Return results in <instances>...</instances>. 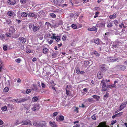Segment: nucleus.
<instances>
[{"instance_id":"obj_1","label":"nucleus","mask_w":127,"mask_h":127,"mask_svg":"<svg viewBox=\"0 0 127 127\" xmlns=\"http://www.w3.org/2000/svg\"><path fill=\"white\" fill-rule=\"evenodd\" d=\"M101 83L102 84V91H106L107 90L108 87H107L106 83L103 79L102 80Z\"/></svg>"},{"instance_id":"obj_2","label":"nucleus","mask_w":127,"mask_h":127,"mask_svg":"<svg viewBox=\"0 0 127 127\" xmlns=\"http://www.w3.org/2000/svg\"><path fill=\"white\" fill-rule=\"evenodd\" d=\"M107 65L104 64L100 65L99 66V68L102 71H106L107 70Z\"/></svg>"},{"instance_id":"obj_3","label":"nucleus","mask_w":127,"mask_h":127,"mask_svg":"<svg viewBox=\"0 0 127 127\" xmlns=\"http://www.w3.org/2000/svg\"><path fill=\"white\" fill-rule=\"evenodd\" d=\"M39 109V105L38 104H33L32 109L33 111H37Z\"/></svg>"},{"instance_id":"obj_4","label":"nucleus","mask_w":127,"mask_h":127,"mask_svg":"<svg viewBox=\"0 0 127 127\" xmlns=\"http://www.w3.org/2000/svg\"><path fill=\"white\" fill-rule=\"evenodd\" d=\"M55 34H53V35L50 37V38L52 39H55L57 42L59 41L60 40V37L59 36H55Z\"/></svg>"},{"instance_id":"obj_5","label":"nucleus","mask_w":127,"mask_h":127,"mask_svg":"<svg viewBox=\"0 0 127 127\" xmlns=\"http://www.w3.org/2000/svg\"><path fill=\"white\" fill-rule=\"evenodd\" d=\"M39 127H46V122L45 121H40L39 122Z\"/></svg>"},{"instance_id":"obj_6","label":"nucleus","mask_w":127,"mask_h":127,"mask_svg":"<svg viewBox=\"0 0 127 127\" xmlns=\"http://www.w3.org/2000/svg\"><path fill=\"white\" fill-rule=\"evenodd\" d=\"M22 123H23L22 125H28L29 124H30L31 125H32L31 121L30 120H26L24 121H22Z\"/></svg>"},{"instance_id":"obj_7","label":"nucleus","mask_w":127,"mask_h":127,"mask_svg":"<svg viewBox=\"0 0 127 127\" xmlns=\"http://www.w3.org/2000/svg\"><path fill=\"white\" fill-rule=\"evenodd\" d=\"M19 41L20 43L22 44L25 43L26 42V40L25 38L23 37H20L19 38Z\"/></svg>"},{"instance_id":"obj_8","label":"nucleus","mask_w":127,"mask_h":127,"mask_svg":"<svg viewBox=\"0 0 127 127\" xmlns=\"http://www.w3.org/2000/svg\"><path fill=\"white\" fill-rule=\"evenodd\" d=\"M105 22L101 23H99L97 24H96V27H102L105 26Z\"/></svg>"},{"instance_id":"obj_9","label":"nucleus","mask_w":127,"mask_h":127,"mask_svg":"<svg viewBox=\"0 0 127 127\" xmlns=\"http://www.w3.org/2000/svg\"><path fill=\"white\" fill-rule=\"evenodd\" d=\"M56 119L57 121H58V120L60 121H63L64 119V117L62 115H60L58 117V118L56 117Z\"/></svg>"},{"instance_id":"obj_10","label":"nucleus","mask_w":127,"mask_h":127,"mask_svg":"<svg viewBox=\"0 0 127 127\" xmlns=\"http://www.w3.org/2000/svg\"><path fill=\"white\" fill-rule=\"evenodd\" d=\"M110 127L105 125V122L100 123L99 125L97 127Z\"/></svg>"},{"instance_id":"obj_11","label":"nucleus","mask_w":127,"mask_h":127,"mask_svg":"<svg viewBox=\"0 0 127 127\" xmlns=\"http://www.w3.org/2000/svg\"><path fill=\"white\" fill-rule=\"evenodd\" d=\"M12 21L10 19H8L6 20L5 22H4L3 24L7 26L11 24Z\"/></svg>"},{"instance_id":"obj_12","label":"nucleus","mask_w":127,"mask_h":127,"mask_svg":"<svg viewBox=\"0 0 127 127\" xmlns=\"http://www.w3.org/2000/svg\"><path fill=\"white\" fill-rule=\"evenodd\" d=\"M126 106V105H125V104L124 103H122L120 106L119 107L120 108L118 110H119V111H121Z\"/></svg>"},{"instance_id":"obj_13","label":"nucleus","mask_w":127,"mask_h":127,"mask_svg":"<svg viewBox=\"0 0 127 127\" xmlns=\"http://www.w3.org/2000/svg\"><path fill=\"white\" fill-rule=\"evenodd\" d=\"M88 30L89 31H94L96 32L97 31V29L95 27H94L92 28H88Z\"/></svg>"},{"instance_id":"obj_14","label":"nucleus","mask_w":127,"mask_h":127,"mask_svg":"<svg viewBox=\"0 0 127 127\" xmlns=\"http://www.w3.org/2000/svg\"><path fill=\"white\" fill-rule=\"evenodd\" d=\"M33 28H32L33 31L34 32H36L40 28V27L39 26H34V24H33Z\"/></svg>"},{"instance_id":"obj_15","label":"nucleus","mask_w":127,"mask_h":127,"mask_svg":"<svg viewBox=\"0 0 127 127\" xmlns=\"http://www.w3.org/2000/svg\"><path fill=\"white\" fill-rule=\"evenodd\" d=\"M97 76L98 78L101 79L103 77V75L101 72H99L97 73Z\"/></svg>"},{"instance_id":"obj_16","label":"nucleus","mask_w":127,"mask_h":127,"mask_svg":"<svg viewBox=\"0 0 127 127\" xmlns=\"http://www.w3.org/2000/svg\"><path fill=\"white\" fill-rule=\"evenodd\" d=\"M35 16L34 13L30 12L28 13V17H33Z\"/></svg>"},{"instance_id":"obj_17","label":"nucleus","mask_w":127,"mask_h":127,"mask_svg":"<svg viewBox=\"0 0 127 127\" xmlns=\"http://www.w3.org/2000/svg\"><path fill=\"white\" fill-rule=\"evenodd\" d=\"M7 2L8 4L12 5H14L16 3V1H11V0H8Z\"/></svg>"},{"instance_id":"obj_18","label":"nucleus","mask_w":127,"mask_h":127,"mask_svg":"<svg viewBox=\"0 0 127 127\" xmlns=\"http://www.w3.org/2000/svg\"><path fill=\"white\" fill-rule=\"evenodd\" d=\"M20 103L22 102L25 101H27L28 100V99L27 97L22 98H20Z\"/></svg>"},{"instance_id":"obj_19","label":"nucleus","mask_w":127,"mask_h":127,"mask_svg":"<svg viewBox=\"0 0 127 127\" xmlns=\"http://www.w3.org/2000/svg\"><path fill=\"white\" fill-rule=\"evenodd\" d=\"M49 124L52 127H57V125L55 122H50Z\"/></svg>"},{"instance_id":"obj_20","label":"nucleus","mask_w":127,"mask_h":127,"mask_svg":"<svg viewBox=\"0 0 127 127\" xmlns=\"http://www.w3.org/2000/svg\"><path fill=\"white\" fill-rule=\"evenodd\" d=\"M48 50L45 47H44L43 49V52L44 54H46L48 51Z\"/></svg>"},{"instance_id":"obj_21","label":"nucleus","mask_w":127,"mask_h":127,"mask_svg":"<svg viewBox=\"0 0 127 127\" xmlns=\"http://www.w3.org/2000/svg\"><path fill=\"white\" fill-rule=\"evenodd\" d=\"M93 98L95 99L97 101H98L100 99V97L99 96L97 95H94L93 96Z\"/></svg>"},{"instance_id":"obj_22","label":"nucleus","mask_w":127,"mask_h":127,"mask_svg":"<svg viewBox=\"0 0 127 127\" xmlns=\"http://www.w3.org/2000/svg\"><path fill=\"white\" fill-rule=\"evenodd\" d=\"M38 99V98L36 96H34L32 99V102H36Z\"/></svg>"},{"instance_id":"obj_23","label":"nucleus","mask_w":127,"mask_h":127,"mask_svg":"<svg viewBox=\"0 0 127 127\" xmlns=\"http://www.w3.org/2000/svg\"><path fill=\"white\" fill-rule=\"evenodd\" d=\"M14 12L13 11H9L7 13V15L10 16H12Z\"/></svg>"},{"instance_id":"obj_24","label":"nucleus","mask_w":127,"mask_h":127,"mask_svg":"<svg viewBox=\"0 0 127 127\" xmlns=\"http://www.w3.org/2000/svg\"><path fill=\"white\" fill-rule=\"evenodd\" d=\"M58 54V52L57 51H56L55 53L53 54L52 55V56L53 58H56Z\"/></svg>"},{"instance_id":"obj_25","label":"nucleus","mask_w":127,"mask_h":127,"mask_svg":"<svg viewBox=\"0 0 127 127\" xmlns=\"http://www.w3.org/2000/svg\"><path fill=\"white\" fill-rule=\"evenodd\" d=\"M119 67L122 70L124 71L126 69V66L124 65H120Z\"/></svg>"},{"instance_id":"obj_26","label":"nucleus","mask_w":127,"mask_h":127,"mask_svg":"<svg viewBox=\"0 0 127 127\" xmlns=\"http://www.w3.org/2000/svg\"><path fill=\"white\" fill-rule=\"evenodd\" d=\"M39 122H33V125L36 127H39Z\"/></svg>"},{"instance_id":"obj_27","label":"nucleus","mask_w":127,"mask_h":127,"mask_svg":"<svg viewBox=\"0 0 127 127\" xmlns=\"http://www.w3.org/2000/svg\"><path fill=\"white\" fill-rule=\"evenodd\" d=\"M116 14L115 13L113 14V15H110L109 16V18L112 19L115 18L116 17Z\"/></svg>"},{"instance_id":"obj_28","label":"nucleus","mask_w":127,"mask_h":127,"mask_svg":"<svg viewBox=\"0 0 127 127\" xmlns=\"http://www.w3.org/2000/svg\"><path fill=\"white\" fill-rule=\"evenodd\" d=\"M110 62H114L118 60V58H116L113 59H110Z\"/></svg>"},{"instance_id":"obj_29","label":"nucleus","mask_w":127,"mask_h":127,"mask_svg":"<svg viewBox=\"0 0 127 127\" xmlns=\"http://www.w3.org/2000/svg\"><path fill=\"white\" fill-rule=\"evenodd\" d=\"M28 15V14L27 13L25 12H22L21 14V15L23 17H27Z\"/></svg>"},{"instance_id":"obj_30","label":"nucleus","mask_w":127,"mask_h":127,"mask_svg":"<svg viewBox=\"0 0 127 127\" xmlns=\"http://www.w3.org/2000/svg\"><path fill=\"white\" fill-rule=\"evenodd\" d=\"M90 64L89 62L88 61H85L84 62V65L85 66L87 67V66L89 65V64Z\"/></svg>"},{"instance_id":"obj_31","label":"nucleus","mask_w":127,"mask_h":127,"mask_svg":"<svg viewBox=\"0 0 127 127\" xmlns=\"http://www.w3.org/2000/svg\"><path fill=\"white\" fill-rule=\"evenodd\" d=\"M113 26V23L111 22H110L109 23L107 24V27H108L110 28L112 27Z\"/></svg>"},{"instance_id":"obj_32","label":"nucleus","mask_w":127,"mask_h":127,"mask_svg":"<svg viewBox=\"0 0 127 127\" xmlns=\"http://www.w3.org/2000/svg\"><path fill=\"white\" fill-rule=\"evenodd\" d=\"M71 26L72 28L75 29H76L77 28V25L74 24H72L71 25Z\"/></svg>"},{"instance_id":"obj_33","label":"nucleus","mask_w":127,"mask_h":127,"mask_svg":"<svg viewBox=\"0 0 127 127\" xmlns=\"http://www.w3.org/2000/svg\"><path fill=\"white\" fill-rule=\"evenodd\" d=\"M9 90V88L7 87H5L3 89V91L5 92H7Z\"/></svg>"},{"instance_id":"obj_34","label":"nucleus","mask_w":127,"mask_h":127,"mask_svg":"<svg viewBox=\"0 0 127 127\" xmlns=\"http://www.w3.org/2000/svg\"><path fill=\"white\" fill-rule=\"evenodd\" d=\"M119 26L120 28H122L123 27L124 28H125L127 27V26L126 25H125L123 23H121V24L119 25Z\"/></svg>"},{"instance_id":"obj_35","label":"nucleus","mask_w":127,"mask_h":127,"mask_svg":"<svg viewBox=\"0 0 127 127\" xmlns=\"http://www.w3.org/2000/svg\"><path fill=\"white\" fill-rule=\"evenodd\" d=\"M118 83V82L117 81H114V84H112L111 85V87L112 88L115 87L116 86V83Z\"/></svg>"},{"instance_id":"obj_36","label":"nucleus","mask_w":127,"mask_h":127,"mask_svg":"<svg viewBox=\"0 0 127 127\" xmlns=\"http://www.w3.org/2000/svg\"><path fill=\"white\" fill-rule=\"evenodd\" d=\"M51 1L53 3L57 4L58 3V1L57 0H51Z\"/></svg>"},{"instance_id":"obj_37","label":"nucleus","mask_w":127,"mask_h":127,"mask_svg":"<svg viewBox=\"0 0 127 127\" xmlns=\"http://www.w3.org/2000/svg\"><path fill=\"white\" fill-rule=\"evenodd\" d=\"M60 24L58 23H56L53 25V27L54 28H56L58 27L59 25Z\"/></svg>"},{"instance_id":"obj_38","label":"nucleus","mask_w":127,"mask_h":127,"mask_svg":"<svg viewBox=\"0 0 127 127\" xmlns=\"http://www.w3.org/2000/svg\"><path fill=\"white\" fill-rule=\"evenodd\" d=\"M50 15L52 18H55L56 17V15L53 13H50Z\"/></svg>"},{"instance_id":"obj_39","label":"nucleus","mask_w":127,"mask_h":127,"mask_svg":"<svg viewBox=\"0 0 127 127\" xmlns=\"http://www.w3.org/2000/svg\"><path fill=\"white\" fill-rule=\"evenodd\" d=\"M45 25L47 26V27L48 28L49 26H51L50 23L48 22H47L45 23Z\"/></svg>"},{"instance_id":"obj_40","label":"nucleus","mask_w":127,"mask_h":127,"mask_svg":"<svg viewBox=\"0 0 127 127\" xmlns=\"http://www.w3.org/2000/svg\"><path fill=\"white\" fill-rule=\"evenodd\" d=\"M113 22H114L115 25L116 26H118V25L119 24V22H118V21H117V20H114L113 21Z\"/></svg>"},{"instance_id":"obj_41","label":"nucleus","mask_w":127,"mask_h":127,"mask_svg":"<svg viewBox=\"0 0 127 127\" xmlns=\"http://www.w3.org/2000/svg\"><path fill=\"white\" fill-rule=\"evenodd\" d=\"M109 94L108 93H106L104 96L103 99L105 100L108 97Z\"/></svg>"},{"instance_id":"obj_42","label":"nucleus","mask_w":127,"mask_h":127,"mask_svg":"<svg viewBox=\"0 0 127 127\" xmlns=\"http://www.w3.org/2000/svg\"><path fill=\"white\" fill-rule=\"evenodd\" d=\"M74 108H75V109L74 110V112H76V113H79V108L78 107H75Z\"/></svg>"},{"instance_id":"obj_43","label":"nucleus","mask_w":127,"mask_h":127,"mask_svg":"<svg viewBox=\"0 0 127 127\" xmlns=\"http://www.w3.org/2000/svg\"><path fill=\"white\" fill-rule=\"evenodd\" d=\"M43 4H38L36 6H37L38 8H39V9H41L42 7H43Z\"/></svg>"},{"instance_id":"obj_44","label":"nucleus","mask_w":127,"mask_h":127,"mask_svg":"<svg viewBox=\"0 0 127 127\" xmlns=\"http://www.w3.org/2000/svg\"><path fill=\"white\" fill-rule=\"evenodd\" d=\"M95 43L97 44H99V39H97L94 41Z\"/></svg>"},{"instance_id":"obj_45","label":"nucleus","mask_w":127,"mask_h":127,"mask_svg":"<svg viewBox=\"0 0 127 127\" xmlns=\"http://www.w3.org/2000/svg\"><path fill=\"white\" fill-rule=\"evenodd\" d=\"M94 53L96 56H100L99 54L96 51H94Z\"/></svg>"},{"instance_id":"obj_46","label":"nucleus","mask_w":127,"mask_h":127,"mask_svg":"<svg viewBox=\"0 0 127 127\" xmlns=\"http://www.w3.org/2000/svg\"><path fill=\"white\" fill-rule=\"evenodd\" d=\"M80 70L79 68H77L76 69V72L78 74H80Z\"/></svg>"},{"instance_id":"obj_47","label":"nucleus","mask_w":127,"mask_h":127,"mask_svg":"<svg viewBox=\"0 0 127 127\" xmlns=\"http://www.w3.org/2000/svg\"><path fill=\"white\" fill-rule=\"evenodd\" d=\"M31 91V90L30 89H28L26 90V94H28L30 93Z\"/></svg>"},{"instance_id":"obj_48","label":"nucleus","mask_w":127,"mask_h":127,"mask_svg":"<svg viewBox=\"0 0 127 127\" xmlns=\"http://www.w3.org/2000/svg\"><path fill=\"white\" fill-rule=\"evenodd\" d=\"M33 86L34 87V88L33 89H32V90L34 91L37 90V87L36 86V85H33Z\"/></svg>"},{"instance_id":"obj_49","label":"nucleus","mask_w":127,"mask_h":127,"mask_svg":"<svg viewBox=\"0 0 127 127\" xmlns=\"http://www.w3.org/2000/svg\"><path fill=\"white\" fill-rule=\"evenodd\" d=\"M15 61L18 63H20L21 61V59L20 58L16 59H15Z\"/></svg>"},{"instance_id":"obj_50","label":"nucleus","mask_w":127,"mask_h":127,"mask_svg":"<svg viewBox=\"0 0 127 127\" xmlns=\"http://www.w3.org/2000/svg\"><path fill=\"white\" fill-rule=\"evenodd\" d=\"M2 110L3 111H6L7 109L6 106H3L1 108Z\"/></svg>"},{"instance_id":"obj_51","label":"nucleus","mask_w":127,"mask_h":127,"mask_svg":"<svg viewBox=\"0 0 127 127\" xmlns=\"http://www.w3.org/2000/svg\"><path fill=\"white\" fill-rule=\"evenodd\" d=\"M3 49L4 51H6L7 49V47L6 45H3Z\"/></svg>"},{"instance_id":"obj_52","label":"nucleus","mask_w":127,"mask_h":127,"mask_svg":"<svg viewBox=\"0 0 127 127\" xmlns=\"http://www.w3.org/2000/svg\"><path fill=\"white\" fill-rule=\"evenodd\" d=\"M99 14V12L98 11H97L96 12L94 16V18H95L98 16V15Z\"/></svg>"},{"instance_id":"obj_53","label":"nucleus","mask_w":127,"mask_h":127,"mask_svg":"<svg viewBox=\"0 0 127 127\" xmlns=\"http://www.w3.org/2000/svg\"><path fill=\"white\" fill-rule=\"evenodd\" d=\"M66 36L65 35H64L62 37V39L63 41H64L65 40H66Z\"/></svg>"},{"instance_id":"obj_54","label":"nucleus","mask_w":127,"mask_h":127,"mask_svg":"<svg viewBox=\"0 0 127 127\" xmlns=\"http://www.w3.org/2000/svg\"><path fill=\"white\" fill-rule=\"evenodd\" d=\"M117 44H113L112 46V47L113 49L117 47Z\"/></svg>"},{"instance_id":"obj_55","label":"nucleus","mask_w":127,"mask_h":127,"mask_svg":"<svg viewBox=\"0 0 127 127\" xmlns=\"http://www.w3.org/2000/svg\"><path fill=\"white\" fill-rule=\"evenodd\" d=\"M58 114V113L57 112H55L52 114L53 117H55Z\"/></svg>"},{"instance_id":"obj_56","label":"nucleus","mask_w":127,"mask_h":127,"mask_svg":"<svg viewBox=\"0 0 127 127\" xmlns=\"http://www.w3.org/2000/svg\"><path fill=\"white\" fill-rule=\"evenodd\" d=\"M50 84L52 86H55V84L54 83V82L53 81H52L50 82Z\"/></svg>"},{"instance_id":"obj_57","label":"nucleus","mask_w":127,"mask_h":127,"mask_svg":"<svg viewBox=\"0 0 127 127\" xmlns=\"http://www.w3.org/2000/svg\"><path fill=\"white\" fill-rule=\"evenodd\" d=\"M95 114H94V115L91 117L92 119L94 120H96V117L95 116Z\"/></svg>"},{"instance_id":"obj_58","label":"nucleus","mask_w":127,"mask_h":127,"mask_svg":"<svg viewBox=\"0 0 127 127\" xmlns=\"http://www.w3.org/2000/svg\"><path fill=\"white\" fill-rule=\"evenodd\" d=\"M21 123H22V122H20L19 120H17L16 121L15 125H17Z\"/></svg>"},{"instance_id":"obj_59","label":"nucleus","mask_w":127,"mask_h":127,"mask_svg":"<svg viewBox=\"0 0 127 127\" xmlns=\"http://www.w3.org/2000/svg\"><path fill=\"white\" fill-rule=\"evenodd\" d=\"M4 37V34H1L0 35V39L2 40Z\"/></svg>"},{"instance_id":"obj_60","label":"nucleus","mask_w":127,"mask_h":127,"mask_svg":"<svg viewBox=\"0 0 127 127\" xmlns=\"http://www.w3.org/2000/svg\"><path fill=\"white\" fill-rule=\"evenodd\" d=\"M65 90L66 91V94L68 95H69V90H67L66 88L65 89Z\"/></svg>"},{"instance_id":"obj_61","label":"nucleus","mask_w":127,"mask_h":127,"mask_svg":"<svg viewBox=\"0 0 127 127\" xmlns=\"http://www.w3.org/2000/svg\"><path fill=\"white\" fill-rule=\"evenodd\" d=\"M109 32H106L105 33V35H104V38H107V37L105 35L107 34V35L109 34Z\"/></svg>"},{"instance_id":"obj_62","label":"nucleus","mask_w":127,"mask_h":127,"mask_svg":"<svg viewBox=\"0 0 127 127\" xmlns=\"http://www.w3.org/2000/svg\"><path fill=\"white\" fill-rule=\"evenodd\" d=\"M26 0H20V2L23 4H24L26 3Z\"/></svg>"},{"instance_id":"obj_63","label":"nucleus","mask_w":127,"mask_h":127,"mask_svg":"<svg viewBox=\"0 0 127 127\" xmlns=\"http://www.w3.org/2000/svg\"><path fill=\"white\" fill-rule=\"evenodd\" d=\"M117 121L116 120H115L114 121H111V124L112 125H113L115 123H116Z\"/></svg>"},{"instance_id":"obj_64","label":"nucleus","mask_w":127,"mask_h":127,"mask_svg":"<svg viewBox=\"0 0 127 127\" xmlns=\"http://www.w3.org/2000/svg\"><path fill=\"white\" fill-rule=\"evenodd\" d=\"M41 86L43 88H45L46 87V85H45L43 83L41 82Z\"/></svg>"}]
</instances>
